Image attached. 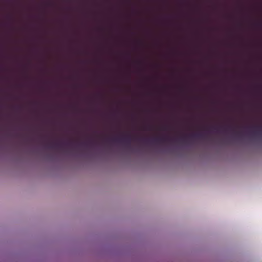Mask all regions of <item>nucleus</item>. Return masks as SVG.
Wrapping results in <instances>:
<instances>
[{
	"label": "nucleus",
	"instance_id": "1",
	"mask_svg": "<svg viewBox=\"0 0 262 262\" xmlns=\"http://www.w3.org/2000/svg\"><path fill=\"white\" fill-rule=\"evenodd\" d=\"M134 139L138 140L139 141H143L144 142H145L146 143H148L150 142H154V143H165V142H168L170 140V139L169 138L163 137H156L151 140L143 139L137 138H135Z\"/></svg>",
	"mask_w": 262,
	"mask_h": 262
},
{
	"label": "nucleus",
	"instance_id": "3",
	"mask_svg": "<svg viewBox=\"0 0 262 262\" xmlns=\"http://www.w3.org/2000/svg\"><path fill=\"white\" fill-rule=\"evenodd\" d=\"M253 128L255 129L253 132V134L256 135L258 138H261V132L260 130V126H254Z\"/></svg>",
	"mask_w": 262,
	"mask_h": 262
},
{
	"label": "nucleus",
	"instance_id": "2",
	"mask_svg": "<svg viewBox=\"0 0 262 262\" xmlns=\"http://www.w3.org/2000/svg\"><path fill=\"white\" fill-rule=\"evenodd\" d=\"M132 139L130 135H127L124 137L121 138H110L107 140V141L112 142H125L126 146L128 148L130 147V140Z\"/></svg>",
	"mask_w": 262,
	"mask_h": 262
},
{
	"label": "nucleus",
	"instance_id": "5",
	"mask_svg": "<svg viewBox=\"0 0 262 262\" xmlns=\"http://www.w3.org/2000/svg\"><path fill=\"white\" fill-rule=\"evenodd\" d=\"M61 144L60 143H55L52 144L50 145V147L53 149H58L60 146Z\"/></svg>",
	"mask_w": 262,
	"mask_h": 262
},
{
	"label": "nucleus",
	"instance_id": "6",
	"mask_svg": "<svg viewBox=\"0 0 262 262\" xmlns=\"http://www.w3.org/2000/svg\"><path fill=\"white\" fill-rule=\"evenodd\" d=\"M186 137H183L182 138H181L180 139V140L182 141V142H185L186 141Z\"/></svg>",
	"mask_w": 262,
	"mask_h": 262
},
{
	"label": "nucleus",
	"instance_id": "8",
	"mask_svg": "<svg viewBox=\"0 0 262 262\" xmlns=\"http://www.w3.org/2000/svg\"><path fill=\"white\" fill-rule=\"evenodd\" d=\"M231 129H232V130H234V129H235V128H232H232H231Z\"/></svg>",
	"mask_w": 262,
	"mask_h": 262
},
{
	"label": "nucleus",
	"instance_id": "9",
	"mask_svg": "<svg viewBox=\"0 0 262 262\" xmlns=\"http://www.w3.org/2000/svg\"><path fill=\"white\" fill-rule=\"evenodd\" d=\"M147 129H148V130L150 129V127L147 128Z\"/></svg>",
	"mask_w": 262,
	"mask_h": 262
},
{
	"label": "nucleus",
	"instance_id": "10",
	"mask_svg": "<svg viewBox=\"0 0 262 262\" xmlns=\"http://www.w3.org/2000/svg\"><path fill=\"white\" fill-rule=\"evenodd\" d=\"M214 129L216 130H218L217 128H214Z\"/></svg>",
	"mask_w": 262,
	"mask_h": 262
},
{
	"label": "nucleus",
	"instance_id": "4",
	"mask_svg": "<svg viewBox=\"0 0 262 262\" xmlns=\"http://www.w3.org/2000/svg\"><path fill=\"white\" fill-rule=\"evenodd\" d=\"M204 135L203 133H197V134H194L191 135L189 136V137L193 138L200 139V138H203L204 137Z\"/></svg>",
	"mask_w": 262,
	"mask_h": 262
},
{
	"label": "nucleus",
	"instance_id": "7",
	"mask_svg": "<svg viewBox=\"0 0 262 262\" xmlns=\"http://www.w3.org/2000/svg\"><path fill=\"white\" fill-rule=\"evenodd\" d=\"M72 143V142L71 141H69L67 143V145H71Z\"/></svg>",
	"mask_w": 262,
	"mask_h": 262
}]
</instances>
